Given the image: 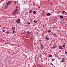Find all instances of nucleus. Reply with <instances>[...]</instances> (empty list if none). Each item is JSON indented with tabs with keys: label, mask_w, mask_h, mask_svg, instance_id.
Segmentation results:
<instances>
[{
	"label": "nucleus",
	"mask_w": 67,
	"mask_h": 67,
	"mask_svg": "<svg viewBox=\"0 0 67 67\" xmlns=\"http://www.w3.org/2000/svg\"><path fill=\"white\" fill-rule=\"evenodd\" d=\"M54 55L55 56H56V57H58H58H59V56H58L56 54H55Z\"/></svg>",
	"instance_id": "9"
},
{
	"label": "nucleus",
	"mask_w": 67,
	"mask_h": 67,
	"mask_svg": "<svg viewBox=\"0 0 67 67\" xmlns=\"http://www.w3.org/2000/svg\"><path fill=\"white\" fill-rule=\"evenodd\" d=\"M55 59H52V61H55Z\"/></svg>",
	"instance_id": "17"
},
{
	"label": "nucleus",
	"mask_w": 67,
	"mask_h": 67,
	"mask_svg": "<svg viewBox=\"0 0 67 67\" xmlns=\"http://www.w3.org/2000/svg\"><path fill=\"white\" fill-rule=\"evenodd\" d=\"M59 48L61 49H63V48L62 47H61V46H59Z\"/></svg>",
	"instance_id": "7"
},
{
	"label": "nucleus",
	"mask_w": 67,
	"mask_h": 67,
	"mask_svg": "<svg viewBox=\"0 0 67 67\" xmlns=\"http://www.w3.org/2000/svg\"><path fill=\"white\" fill-rule=\"evenodd\" d=\"M1 27V25H0V27Z\"/></svg>",
	"instance_id": "46"
},
{
	"label": "nucleus",
	"mask_w": 67,
	"mask_h": 67,
	"mask_svg": "<svg viewBox=\"0 0 67 67\" xmlns=\"http://www.w3.org/2000/svg\"><path fill=\"white\" fill-rule=\"evenodd\" d=\"M45 39L46 40H49V38H48V37H46L45 38Z\"/></svg>",
	"instance_id": "13"
},
{
	"label": "nucleus",
	"mask_w": 67,
	"mask_h": 67,
	"mask_svg": "<svg viewBox=\"0 0 67 67\" xmlns=\"http://www.w3.org/2000/svg\"><path fill=\"white\" fill-rule=\"evenodd\" d=\"M33 2L34 3V1H33Z\"/></svg>",
	"instance_id": "39"
},
{
	"label": "nucleus",
	"mask_w": 67,
	"mask_h": 67,
	"mask_svg": "<svg viewBox=\"0 0 67 67\" xmlns=\"http://www.w3.org/2000/svg\"><path fill=\"white\" fill-rule=\"evenodd\" d=\"M14 4H16V2H14Z\"/></svg>",
	"instance_id": "24"
},
{
	"label": "nucleus",
	"mask_w": 67,
	"mask_h": 67,
	"mask_svg": "<svg viewBox=\"0 0 67 67\" xmlns=\"http://www.w3.org/2000/svg\"><path fill=\"white\" fill-rule=\"evenodd\" d=\"M64 48H65V47H64Z\"/></svg>",
	"instance_id": "47"
},
{
	"label": "nucleus",
	"mask_w": 67,
	"mask_h": 67,
	"mask_svg": "<svg viewBox=\"0 0 67 67\" xmlns=\"http://www.w3.org/2000/svg\"><path fill=\"white\" fill-rule=\"evenodd\" d=\"M53 35H54L55 36V37H57V35L55 33H54Z\"/></svg>",
	"instance_id": "8"
},
{
	"label": "nucleus",
	"mask_w": 67,
	"mask_h": 67,
	"mask_svg": "<svg viewBox=\"0 0 67 67\" xmlns=\"http://www.w3.org/2000/svg\"><path fill=\"white\" fill-rule=\"evenodd\" d=\"M61 62H64V61L63 60H62L61 61Z\"/></svg>",
	"instance_id": "30"
},
{
	"label": "nucleus",
	"mask_w": 67,
	"mask_h": 67,
	"mask_svg": "<svg viewBox=\"0 0 67 67\" xmlns=\"http://www.w3.org/2000/svg\"><path fill=\"white\" fill-rule=\"evenodd\" d=\"M36 13V11H34V14H35Z\"/></svg>",
	"instance_id": "19"
},
{
	"label": "nucleus",
	"mask_w": 67,
	"mask_h": 67,
	"mask_svg": "<svg viewBox=\"0 0 67 67\" xmlns=\"http://www.w3.org/2000/svg\"><path fill=\"white\" fill-rule=\"evenodd\" d=\"M32 10H30V11H29V13H32Z\"/></svg>",
	"instance_id": "11"
},
{
	"label": "nucleus",
	"mask_w": 67,
	"mask_h": 67,
	"mask_svg": "<svg viewBox=\"0 0 67 67\" xmlns=\"http://www.w3.org/2000/svg\"><path fill=\"white\" fill-rule=\"evenodd\" d=\"M33 5L34 6H35V3H33Z\"/></svg>",
	"instance_id": "27"
},
{
	"label": "nucleus",
	"mask_w": 67,
	"mask_h": 67,
	"mask_svg": "<svg viewBox=\"0 0 67 67\" xmlns=\"http://www.w3.org/2000/svg\"><path fill=\"white\" fill-rule=\"evenodd\" d=\"M41 62H43V60H41Z\"/></svg>",
	"instance_id": "29"
},
{
	"label": "nucleus",
	"mask_w": 67,
	"mask_h": 67,
	"mask_svg": "<svg viewBox=\"0 0 67 67\" xmlns=\"http://www.w3.org/2000/svg\"><path fill=\"white\" fill-rule=\"evenodd\" d=\"M12 28L13 30H15V27H12Z\"/></svg>",
	"instance_id": "12"
},
{
	"label": "nucleus",
	"mask_w": 67,
	"mask_h": 67,
	"mask_svg": "<svg viewBox=\"0 0 67 67\" xmlns=\"http://www.w3.org/2000/svg\"><path fill=\"white\" fill-rule=\"evenodd\" d=\"M17 11H18V9H16L15 10L14 12H13V15H14L16 13V12H17Z\"/></svg>",
	"instance_id": "1"
},
{
	"label": "nucleus",
	"mask_w": 67,
	"mask_h": 67,
	"mask_svg": "<svg viewBox=\"0 0 67 67\" xmlns=\"http://www.w3.org/2000/svg\"><path fill=\"white\" fill-rule=\"evenodd\" d=\"M43 52H44V51H43Z\"/></svg>",
	"instance_id": "49"
},
{
	"label": "nucleus",
	"mask_w": 67,
	"mask_h": 67,
	"mask_svg": "<svg viewBox=\"0 0 67 67\" xmlns=\"http://www.w3.org/2000/svg\"><path fill=\"white\" fill-rule=\"evenodd\" d=\"M54 46V48H56V47H58L57 46V45H56V46Z\"/></svg>",
	"instance_id": "15"
},
{
	"label": "nucleus",
	"mask_w": 67,
	"mask_h": 67,
	"mask_svg": "<svg viewBox=\"0 0 67 67\" xmlns=\"http://www.w3.org/2000/svg\"><path fill=\"white\" fill-rule=\"evenodd\" d=\"M59 58V59H61V58Z\"/></svg>",
	"instance_id": "38"
},
{
	"label": "nucleus",
	"mask_w": 67,
	"mask_h": 67,
	"mask_svg": "<svg viewBox=\"0 0 67 67\" xmlns=\"http://www.w3.org/2000/svg\"><path fill=\"white\" fill-rule=\"evenodd\" d=\"M54 67H55V66H54Z\"/></svg>",
	"instance_id": "48"
},
{
	"label": "nucleus",
	"mask_w": 67,
	"mask_h": 67,
	"mask_svg": "<svg viewBox=\"0 0 67 67\" xmlns=\"http://www.w3.org/2000/svg\"><path fill=\"white\" fill-rule=\"evenodd\" d=\"M65 44H63V46H62V47H65Z\"/></svg>",
	"instance_id": "18"
},
{
	"label": "nucleus",
	"mask_w": 67,
	"mask_h": 67,
	"mask_svg": "<svg viewBox=\"0 0 67 67\" xmlns=\"http://www.w3.org/2000/svg\"><path fill=\"white\" fill-rule=\"evenodd\" d=\"M30 22H33V21L32 20H31L30 21Z\"/></svg>",
	"instance_id": "36"
},
{
	"label": "nucleus",
	"mask_w": 67,
	"mask_h": 67,
	"mask_svg": "<svg viewBox=\"0 0 67 67\" xmlns=\"http://www.w3.org/2000/svg\"><path fill=\"white\" fill-rule=\"evenodd\" d=\"M34 22L35 23H37V21H36V20H34Z\"/></svg>",
	"instance_id": "16"
},
{
	"label": "nucleus",
	"mask_w": 67,
	"mask_h": 67,
	"mask_svg": "<svg viewBox=\"0 0 67 67\" xmlns=\"http://www.w3.org/2000/svg\"><path fill=\"white\" fill-rule=\"evenodd\" d=\"M51 65H52V66H53V64H52V63H51Z\"/></svg>",
	"instance_id": "31"
},
{
	"label": "nucleus",
	"mask_w": 67,
	"mask_h": 67,
	"mask_svg": "<svg viewBox=\"0 0 67 67\" xmlns=\"http://www.w3.org/2000/svg\"><path fill=\"white\" fill-rule=\"evenodd\" d=\"M28 15V14H27V15Z\"/></svg>",
	"instance_id": "45"
},
{
	"label": "nucleus",
	"mask_w": 67,
	"mask_h": 67,
	"mask_svg": "<svg viewBox=\"0 0 67 67\" xmlns=\"http://www.w3.org/2000/svg\"><path fill=\"white\" fill-rule=\"evenodd\" d=\"M65 12V11L64 10L63 11V12H62V14H64V13Z\"/></svg>",
	"instance_id": "14"
},
{
	"label": "nucleus",
	"mask_w": 67,
	"mask_h": 67,
	"mask_svg": "<svg viewBox=\"0 0 67 67\" xmlns=\"http://www.w3.org/2000/svg\"><path fill=\"white\" fill-rule=\"evenodd\" d=\"M51 15V13H47L46 15L48 16H50Z\"/></svg>",
	"instance_id": "5"
},
{
	"label": "nucleus",
	"mask_w": 67,
	"mask_h": 67,
	"mask_svg": "<svg viewBox=\"0 0 67 67\" xmlns=\"http://www.w3.org/2000/svg\"><path fill=\"white\" fill-rule=\"evenodd\" d=\"M8 2V3L9 4H11V3H12V1H9Z\"/></svg>",
	"instance_id": "6"
},
{
	"label": "nucleus",
	"mask_w": 67,
	"mask_h": 67,
	"mask_svg": "<svg viewBox=\"0 0 67 67\" xmlns=\"http://www.w3.org/2000/svg\"><path fill=\"white\" fill-rule=\"evenodd\" d=\"M39 8H40V7H38Z\"/></svg>",
	"instance_id": "42"
},
{
	"label": "nucleus",
	"mask_w": 67,
	"mask_h": 67,
	"mask_svg": "<svg viewBox=\"0 0 67 67\" xmlns=\"http://www.w3.org/2000/svg\"><path fill=\"white\" fill-rule=\"evenodd\" d=\"M40 47L41 48V50H43L44 48V45L42 44H41L40 45Z\"/></svg>",
	"instance_id": "3"
},
{
	"label": "nucleus",
	"mask_w": 67,
	"mask_h": 67,
	"mask_svg": "<svg viewBox=\"0 0 67 67\" xmlns=\"http://www.w3.org/2000/svg\"><path fill=\"white\" fill-rule=\"evenodd\" d=\"M48 32L49 33H51V30H49L48 31Z\"/></svg>",
	"instance_id": "21"
},
{
	"label": "nucleus",
	"mask_w": 67,
	"mask_h": 67,
	"mask_svg": "<svg viewBox=\"0 0 67 67\" xmlns=\"http://www.w3.org/2000/svg\"><path fill=\"white\" fill-rule=\"evenodd\" d=\"M27 33H28V34H30V33L29 32H27Z\"/></svg>",
	"instance_id": "34"
},
{
	"label": "nucleus",
	"mask_w": 67,
	"mask_h": 67,
	"mask_svg": "<svg viewBox=\"0 0 67 67\" xmlns=\"http://www.w3.org/2000/svg\"><path fill=\"white\" fill-rule=\"evenodd\" d=\"M52 55L50 54L49 55V57H52Z\"/></svg>",
	"instance_id": "23"
},
{
	"label": "nucleus",
	"mask_w": 67,
	"mask_h": 67,
	"mask_svg": "<svg viewBox=\"0 0 67 67\" xmlns=\"http://www.w3.org/2000/svg\"><path fill=\"white\" fill-rule=\"evenodd\" d=\"M16 23H17V24H19V23H20V19H17L16 20Z\"/></svg>",
	"instance_id": "2"
},
{
	"label": "nucleus",
	"mask_w": 67,
	"mask_h": 67,
	"mask_svg": "<svg viewBox=\"0 0 67 67\" xmlns=\"http://www.w3.org/2000/svg\"><path fill=\"white\" fill-rule=\"evenodd\" d=\"M48 2H49V1H48Z\"/></svg>",
	"instance_id": "44"
},
{
	"label": "nucleus",
	"mask_w": 67,
	"mask_h": 67,
	"mask_svg": "<svg viewBox=\"0 0 67 67\" xmlns=\"http://www.w3.org/2000/svg\"><path fill=\"white\" fill-rule=\"evenodd\" d=\"M18 8V7H16V8Z\"/></svg>",
	"instance_id": "43"
},
{
	"label": "nucleus",
	"mask_w": 67,
	"mask_h": 67,
	"mask_svg": "<svg viewBox=\"0 0 67 67\" xmlns=\"http://www.w3.org/2000/svg\"><path fill=\"white\" fill-rule=\"evenodd\" d=\"M14 33H15V31L13 30V33L14 34Z\"/></svg>",
	"instance_id": "22"
},
{
	"label": "nucleus",
	"mask_w": 67,
	"mask_h": 67,
	"mask_svg": "<svg viewBox=\"0 0 67 67\" xmlns=\"http://www.w3.org/2000/svg\"><path fill=\"white\" fill-rule=\"evenodd\" d=\"M9 31H7L6 32V33L7 34H9Z\"/></svg>",
	"instance_id": "25"
},
{
	"label": "nucleus",
	"mask_w": 67,
	"mask_h": 67,
	"mask_svg": "<svg viewBox=\"0 0 67 67\" xmlns=\"http://www.w3.org/2000/svg\"><path fill=\"white\" fill-rule=\"evenodd\" d=\"M44 25H43V26H44Z\"/></svg>",
	"instance_id": "50"
},
{
	"label": "nucleus",
	"mask_w": 67,
	"mask_h": 67,
	"mask_svg": "<svg viewBox=\"0 0 67 67\" xmlns=\"http://www.w3.org/2000/svg\"><path fill=\"white\" fill-rule=\"evenodd\" d=\"M60 18L61 19H63V18H64V16H60Z\"/></svg>",
	"instance_id": "10"
},
{
	"label": "nucleus",
	"mask_w": 67,
	"mask_h": 67,
	"mask_svg": "<svg viewBox=\"0 0 67 67\" xmlns=\"http://www.w3.org/2000/svg\"><path fill=\"white\" fill-rule=\"evenodd\" d=\"M43 35H44V34H42V36H43Z\"/></svg>",
	"instance_id": "40"
},
{
	"label": "nucleus",
	"mask_w": 67,
	"mask_h": 67,
	"mask_svg": "<svg viewBox=\"0 0 67 67\" xmlns=\"http://www.w3.org/2000/svg\"><path fill=\"white\" fill-rule=\"evenodd\" d=\"M26 26H27V25H26Z\"/></svg>",
	"instance_id": "41"
},
{
	"label": "nucleus",
	"mask_w": 67,
	"mask_h": 67,
	"mask_svg": "<svg viewBox=\"0 0 67 67\" xmlns=\"http://www.w3.org/2000/svg\"><path fill=\"white\" fill-rule=\"evenodd\" d=\"M54 47L53 46V47H52V49H53V48H54Z\"/></svg>",
	"instance_id": "32"
},
{
	"label": "nucleus",
	"mask_w": 67,
	"mask_h": 67,
	"mask_svg": "<svg viewBox=\"0 0 67 67\" xmlns=\"http://www.w3.org/2000/svg\"><path fill=\"white\" fill-rule=\"evenodd\" d=\"M5 31H6V30H3V32H5Z\"/></svg>",
	"instance_id": "28"
},
{
	"label": "nucleus",
	"mask_w": 67,
	"mask_h": 67,
	"mask_svg": "<svg viewBox=\"0 0 67 67\" xmlns=\"http://www.w3.org/2000/svg\"><path fill=\"white\" fill-rule=\"evenodd\" d=\"M44 12H45V11H43V13H44Z\"/></svg>",
	"instance_id": "37"
},
{
	"label": "nucleus",
	"mask_w": 67,
	"mask_h": 67,
	"mask_svg": "<svg viewBox=\"0 0 67 67\" xmlns=\"http://www.w3.org/2000/svg\"><path fill=\"white\" fill-rule=\"evenodd\" d=\"M62 60H65V59H64V58H62Z\"/></svg>",
	"instance_id": "33"
},
{
	"label": "nucleus",
	"mask_w": 67,
	"mask_h": 67,
	"mask_svg": "<svg viewBox=\"0 0 67 67\" xmlns=\"http://www.w3.org/2000/svg\"><path fill=\"white\" fill-rule=\"evenodd\" d=\"M34 44L35 46V45H36V43H35V42H34Z\"/></svg>",
	"instance_id": "26"
},
{
	"label": "nucleus",
	"mask_w": 67,
	"mask_h": 67,
	"mask_svg": "<svg viewBox=\"0 0 67 67\" xmlns=\"http://www.w3.org/2000/svg\"><path fill=\"white\" fill-rule=\"evenodd\" d=\"M9 4H9V2H7L6 4V5H5V7L7 8L8 7V5H9Z\"/></svg>",
	"instance_id": "4"
},
{
	"label": "nucleus",
	"mask_w": 67,
	"mask_h": 67,
	"mask_svg": "<svg viewBox=\"0 0 67 67\" xmlns=\"http://www.w3.org/2000/svg\"><path fill=\"white\" fill-rule=\"evenodd\" d=\"M65 54H67V51H65Z\"/></svg>",
	"instance_id": "35"
},
{
	"label": "nucleus",
	"mask_w": 67,
	"mask_h": 67,
	"mask_svg": "<svg viewBox=\"0 0 67 67\" xmlns=\"http://www.w3.org/2000/svg\"><path fill=\"white\" fill-rule=\"evenodd\" d=\"M27 24H28V25L30 24V22L27 23Z\"/></svg>",
	"instance_id": "20"
}]
</instances>
